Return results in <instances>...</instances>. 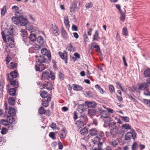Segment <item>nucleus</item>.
Returning a JSON list of instances; mask_svg holds the SVG:
<instances>
[{
    "instance_id": "nucleus-23",
    "label": "nucleus",
    "mask_w": 150,
    "mask_h": 150,
    "mask_svg": "<svg viewBox=\"0 0 150 150\" xmlns=\"http://www.w3.org/2000/svg\"><path fill=\"white\" fill-rule=\"evenodd\" d=\"M144 75L145 78L150 77V69H148L145 70L144 71Z\"/></svg>"
},
{
    "instance_id": "nucleus-8",
    "label": "nucleus",
    "mask_w": 150,
    "mask_h": 150,
    "mask_svg": "<svg viewBox=\"0 0 150 150\" xmlns=\"http://www.w3.org/2000/svg\"><path fill=\"white\" fill-rule=\"evenodd\" d=\"M10 84L15 88H17L19 86L18 81L16 80H14L13 79H9Z\"/></svg>"
},
{
    "instance_id": "nucleus-49",
    "label": "nucleus",
    "mask_w": 150,
    "mask_h": 150,
    "mask_svg": "<svg viewBox=\"0 0 150 150\" xmlns=\"http://www.w3.org/2000/svg\"><path fill=\"white\" fill-rule=\"evenodd\" d=\"M38 112L40 114H43L45 113V111L44 109L42 107H41L39 108Z\"/></svg>"
},
{
    "instance_id": "nucleus-47",
    "label": "nucleus",
    "mask_w": 150,
    "mask_h": 150,
    "mask_svg": "<svg viewBox=\"0 0 150 150\" xmlns=\"http://www.w3.org/2000/svg\"><path fill=\"white\" fill-rule=\"evenodd\" d=\"M95 88L97 89L98 91L101 93H103V89L101 88L99 85L97 84L95 86Z\"/></svg>"
},
{
    "instance_id": "nucleus-29",
    "label": "nucleus",
    "mask_w": 150,
    "mask_h": 150,
    "mask_svg": "<svg viewBox=\"0 0 150 150\" xmlns=\"http://www.w3.org/2000/svg\"><path fill=\"white\" fill-rule=\"evenodd\" d=\"M88 132L87 128L85 127L81 129L80 131V133L82 135H84L87 133Z\"/></svg>"
},
{
    "instance_id": "nucleus-25",
    "label": "nucleus",
    "mask_w": 150,
    "mask_h": 150,
    "mask_svg": "<svg viewBox=\"0 0 150 150\" xmlns=\"http://www.w3.org/2000/svg\"><path fill=\"white\" fill-rule=\"evenodd\" d=\"M9 93L10 96H15L16 93V89L14 88H11L9 90Z\"/></svg>"
},
{
    "instance_id": "nucleus-17",
    "label": "nucleus",
    "mask_w": 150,
    "mask_h": 150,
    "mask_svg": "<svg viewBox=\"0 0 150 150\" xmlns=\"http://www.w3.org/2000/svg\"><path fill=\"white\" fill-rule=\"evenodd\" d=\"M64 23L67 29H69L70 27V24L68 16H65L64 17Z\"/></svg>"
},
{
    "instance_id": "nucleus-52",
    "label": "nucleus",
    "mask_w": 150,
    "mask_h": 150,
    "mask_svg": "<svg viewBox=\"0 0 150 150\" xmlns=\"http://www.w3.org/2000/svg\"><path fill=\"white\" fill-rule=\"evenodd\" d=\"M116 129H111V131L110 132L109 134H111V135H112V137H113L114 135L115 134L117 133Z\"/></svg>"
},
{
    "instance_id": "nucleus-57",
    "label": "nucleus",
    "mask_w": 150,
    "mask_h": 150,
    "mask_svg": "<svg viewBox=\"0 0 150 150\" xmlns=\"http://www.w3.org/2000/svg\"><path fill=\"white\" fill-rule=\"evenodd\" d=\"M17 65L16 64H15L13 62H11L10 66V68L12 69L15 68L16 67Z\"/></svg>"
},
{
    "instance_id": "nucleus-51",
    "label": "nucleus",
    "mask_w": 150,
    "mask_h": 150,
    "mask_svg": "<svg viewBox=\"0 0 150 150\" xmlns=\"http://www.w3.org/2000/svg\"><path fill=\"white\" fill-rule=\"evenodd\" d=\"M6 11V6H4L1 11V14L2 16H4Z\"/></svg>"
},
{
    "instance_id": "nucleus-64",
    "label": "nucleus",
    "mask_w": 150,
    "mask_h": 150,
    "mask_svg": "<svg viewBox=\"0 0 150 150\" xmlns=\"http://www.w3.org/2000/svg\"><path fill=\"white\" fill-rule=\"evenodd\" d=\"M11 57L8 55H7L6 57V59L5 60L6 64H8L10 62L11 60Z\"/></svg>"
},
{
    "instance_id": "nucleus-27",
    "label": "nucleus",
    "mask_w": 150,
    "mask_h": 150,
    "mask_svg": "<svg viewBox=\"0 0 150 150\" xmlns=\"http://www.w3.org/2000/svg\"><path fill=\"white\" fill-rule=\"evenodd\" d=\"M12 20L13 23L15 24L19 23V17L14 16L12 18Z\"/></svg>"
},
{
    "instance_id": "nucleus-10",
    "label": "nucleus",
    "mask_w": 150,
    "mask_h": 150,
    "mask_svg": "<svg viewBox=\"0 0 150 150\" xmlns=\"http://www.w3.org/2000/svg\"><path fill=\"white\" fill-rule=\"evenodd\" d=\"M51 98L48 97L45 99L42 100V105L45 107H47L48 105V102L51 100Z\"/></svg>"
},
{
    "instance_id": "nucleus-35",
    "label": "nucleus",
    "mask_w": 150,
    "mask_h": 150,
    "mask_svg": "<svg viewBox=\"0 0 150 150\" xmlns=\"http://www.w3.org/2000/svg\"><path fill=\"white\" fill-rule=\"evenodd\" d=\"M119 142L117 139H115L112 141L110 142L111 145L113 147H115L118 144Z\"/></svg>"
},
{
    "instance_id": "nucleus-34",
    "label": "nucleus",
    "mask_w": 150,
    "mask_h": 150,
    "mask_svg": "<svg viewBox=\"0 0 150 150\" xmlns=\"http://www.w3.org/2000/svg\"><path fill=\"white\" fill-rule=\"evenodd\" d=\"M100 139L99 137L98 136H96L93 139V142L95 144L97 143L98 144H99L98 143L100 141Z\"/></svg>"
},
{
    "instance_id": "nucleus-32",
    "label": "nucleus",
    "mask_w": 150,
    "mask_h": 150,
    "mask_svg": "<svg viewBox=\"0 0 150 150\" xmlns=\"http://www.w3.org/2000/svg\"><path fill=\"white\" fill-rule=\"evenodd\" d=\"M41 96L44 98V99H46L48 96H47V93L45 91H42L41 92L40 94Z\"/></svg>"
},
{
    "instance_id": "nucleus-41",
    "label": "nucleus",
    "mask_w": 150,
    "mask_h": 150,
    "mask_svg": "<svg viewBox=\"0 0 150 150\" xmlns=\"http://www.w3.org/2000/svg\"><path fill=\"white\" fill-rule=\"evenodd\" d=\"M52 33L54 35L57 36L59 35V31L58 28L56 27L55 29L53 30Z\"/></svg>"
},
{
    "instance_id": "nucleus-54",
    "label": "nucleus",
    "mask_w": 150,
    "mask_h": 150,
    "mask_svg": "<svg viewBox=\"0 0 150 150\" xmlns=\"http://www.w3.org/2000/svg\"><path fill=\"white\" fill-rule=\"evenodd\" d=\"M58 75L60 80L62 81L64 79V75L63 74L60 72L58 73Z\"/></svg>"
},
{
    "instance_id": "nucleus-22",
    "label": "nucleus",
    "mask_w": 150,
    "mask_h": 150,
    "mask_svg": "<svg viewBox=\"0 0 150 150\" xmlns=\"http://www.w3.org/2000/svg\"><path fill=\"white\" fill-rule=\"evenodd\" d=\"M73 88L76 91H79L82 90L83 88L79 85L74 84L73 85Z\"/></svg>"
},
{
    "instance_id": "nucleus-11",
    "label": "nucleus",
    "mask_w": 150,
    "mask_h": 150,
    "mask_svg": "<svg viewBox=\"0 0 150 150\" xmlns=\"http://www.w3.org/2000/svg\"><path fill=\"white\" fill-rule=\"evenodd\" d=\"M85 103L87 105L88 108H95L96 106V103L94 101L91 102L85 101Z\"/></svg>"
},
{
    "instance_id": "nucleus-60",
    "label": "nucleus",
    "mask_w": 150,
    "mask_h": 150,
    "mask_svg": "<svg viewBox=\"0 0 150 150\" xmlns=\"http://www.w3.org/2000/svg\"><path fill=\"white\" fill-rule=\"evenodd\" d=\"M97 135H98L101 137H102L104 136V134L101 131H98Z\"/></svg>"
},
{
    "instance_id": "nucleus-7",
    "label": "nucleus",
    "mask_w": 150,
    "mask_h": 150,
    "mask_svg": "<svg viewBox=\"0 0 150 150\" xmlns=\"http://www.w3.org/2000/svg\"><path fill=\"white\" fill-rule=\"evenodd\" d=\"M35 57L37 58V60H38V61L40 63L45 62L47 60L45 58V57L43 56H38V55H36L35 56Z\"/></svg>"
},
{
    "instance_id": "nucleus-16",
    "label": "nucleus",
    "mask_w": 150,
    "mask_h": 150,
    "mask_svg": "<svg viewBox=\"0 0 150 150\" xmlns=\"http://www.w3.org/2000/svg\"><path fill=\"white\" fill-rule=\"evenodd\" d=\"M16 97H10L8 99V103L9 104L11 105H15L16 101Z\"/></svg>"
},
{
    "instance_id": "nucleus-56",
    "label": "nucleus",
    "mask_w": 150,
    "mask_h": 150,
    "mask_svg": "<svg viewBox=\"0 0 150 150\" xmlns=\"http://www.w3.org/2000/svg\"><path fill=\"white\" fill-rule=\"evenodd\" d=\"M93 4L91 2H89L87 3L85 5V7L86 8L88 9L92 7Z\"/></svg>"
},
{
    "instance_id": "nucleus-31",
    "label": "nucleus",
    "mask_w": 150,
    "mask_h": 150,
    "mask_svg": "<svg viewBox=\"0 0 150 150\" xmlns=\"http://www.w3.org/2000/svg\"><path fill=\"white\" fill-rule=\"evenodd\" d=\"M108 126L109 127V128H110V129H117V127L116 126V123L113 122L112 123H110Z\"/></svg>"
},
{
    "instance_id": "nucleus-18",
    "label": "nucleus",
    "mask_w": 150,
    "mask_h": 150,
    "mask_svg": "<svg viewBox=\"0 0 150 150\" xmlns=\"http://www.w3.org/2000/svg\"><path fill=\"white\" fill-rule=\"evenodd\" d=\"M42 76L43 79H48L50 77V74L47 71H44L42 72Z\"/></svg>"
},
{
    "instance_id": "nucleus-48",
    "label": "nucleus",
    "mask_w": 150,
    "mask_h": 150,
    "mask_svg": "<svg viewBox=\"0 0 150 150\" xmlns=\"http://www.w3.org/2000/svg\"><path fill=\"white\" fill-rule=\"evenodd\" d=\"M122 127L127 129H130L131 128V126L127 124L123 125H122Z\"/></svg>"
},
{
    "instance_id": "nucleus-40",
    "label": "nucleus",
    "mask_w": 150,
    "mask_h": 150,
    "mask_svg": "<svg viewBox=\"0 0 150 150\" xmlns=\"http://www.w3.org/2000/svg\"><path fill=\"white\" fill-rule=\"evenodd\" d=\"M138 147V145L137 142H134L131 147L132 150H137Z\"/></svg>"
},
{
    "instance_id": "nucleus-38",
    "label": "nucleus",
    "mask_w": 150,
    "mask_h": 150,
    "mask_svg": "<svg viewBox=\"0 0 150 150\" xmlns=\"http://www.w3.org/2000/svg\"><path fill=\"white\" fill-rule=\"evenodd\" d=\"M61 131L62 133L60 134L59 133V135L61 138H64L66 137V134L65 132V131L64 129H62Z\"/></svg>"
},
{
    "instance_id": "nucleus-21",
    "label": "nucleus",
    "mask_w": 150,
    "mask_h": 150,
    "mask_svg": "<svg viewBox=\"0 0 150 150\" xmlns=\"http://www.w3.org/2000/svg\"><path fill=\"white\" fill-rule=\"evenodd\" d=\"M37 42L40 45H42L44 43V40L43 37L41 36H38L37 39Z\"/></svg>"
},
{
    "instance_id": "nucleus-24",
    "label": "nucleus",
    "mask_w": 150,
    "mask_h": 150,
    "mask_svg": "<svg viewBox=\"0 0 150 150\" xmlns=\"http://www.w3.org/2000/svg\"><path fill=\"white\" fill-rule=\"evenodd\" d=\"M84 117V118H86V117L85 116L84 117H81V118L80 120L77 121L76 122V124L77 125H79L81 126H83L84 125V124L83 119Z\"/></svg>"
},
{
    "instance_id": "nucleus-4",
    "label": "nucleus",
    "mask_w": 150,
    "mask_h": 150,
    "mask_svg": "<svg viewBox=\"0 0 150 150\" xmlns=\"http://www.w3.org/2000/svg\"><path fill=\"white\" fill-rule=\"evenodd\" d=\"M8 126L14 125L16 124L15 120L12 116H7V117Z\"/></svg>"
},
{
    "instance_id": "nucleus-59",
    "label": "nucleus",
    "mask_w": 150,
    "mask_h": 150,
    "mask_svg": "<svg viewBox=\"0 0 150 150\" xmlns=\"http://www.w3.org/2000/svg\"><path fill=\"white\" fill-rule=\"evenodd\" d=\"M125 19V14L123 13H121V16L120 18L121 21H124Z\"/></svg>"
},
{
    "instance_id": "nucleus-9",
    "label": "nucleus",
    "mask_w": 150,
    "mask_h": 150,
    "mask_svg": "<svg viewBox=\"0 0 150 150\" xmlns=\"http://www.w3.org/2000/svg\"><path fill=\"white\" fill-rule=\"evenodd\" d=\"M8 114L11 116H14L16 115V111L13 108L9 107L8 110L7 111Z\"/></svg>"
},
{
    "instance_id": "nucleus-28",
    "label": "nucleus",
    "mask_w": 150,
    "mask_h": 150,
    "mask_svg": "<svg viewBox=\"0 0 150 150\" xmlns=\"http://www.w3.org/2000/svg\"><path fill=\"white\" fill-rule=\"evenodd\" d=\"M100 39V37L98 36V31L96 30L95 33L93 38V40L98 41Z\"/></svg>"
},
{
    "instance_id": "nucleus-53",
    "label": "nucleus",
    "mask_w": 150,
    "mask_h": 150,
    "mask_svg": "<svg viewBox=\"0 0 150 150\" xmlns=\"http://www.w3.org/2000/svg\"><path fill=\"white\" fill-rule=\"evenodd\" d=\"M143 102L148 106H150V100L144 99L143 100Z\"/></svg>"
},
{
    "instance_id": "nucleus-20",
    "label": "nucleus",
    "mask_w": 150,
    "mask_h": 150,
    "mask_svg": "<svg viewBox=\"0 0 150 150\" xmlns=\"http://www.w3.org/2000/svg\"><path fill=\"white\" fill-rule=\"evenodd\" d=\"M148 84L146 83H144L141 84L139 87V89L140 91L144 90L148 86Z\"/></svg>"
},
{
    "instance_id": "nucleus-50",
    "label": "nucleus",
    "mask_w": 150,
    "mask_h": 150,
    "mask_svg": "<svg viewBox=\"0 0 150 150\" xmlns=\"http://www.w3.org/2000/svg\"><path fill=\"white\" fill-rule=\"evenodd\" d=\"M131 90L134 92V93H135V92H137H137H138L139 91V88H138L137 87H135V86H133L132 87H131Z\"/></svg>"
},
{
    "instance_id": "nucleus-46",
    "label": "nucleus",
    "mask_w": 150,
    "mask_h": 150,
    "mask_svg": "<svg viewBox=\"0 0 150 150\" xmlns=\"http://www.w3.org/2000/svg\"><path fill=\"white\" fill-rule=\"evenodd\" d=\"M122 32L123 34L125 36L128 35V33L127 28L126 27H124L122 30Z\"/></svg>"
},
{
    "instance_id": "nucleus-63",
    "label": "nucleus",
    "mask_w": 150,
    "mask_h": 150,
    "mask_svg": "<svg viewBox=\"0 0 150 150\" xmlns=\"http://www.w3.org/2000/svg\"><path fill=\"white\" fill-rule=\"evenodd\" d=\"M77 6V4L75 1L73 2L70 7L73 8H76Z\"/></svg>"
},
{
    "instance_id": "nucleus-13",
    "label": "nucleus",
    "mask_w": 150,
    "mask_h": 150,
    "mask_svg": "<svg viewBox=\"0 0 150 150\" xmlns=\"http://www.w3.org/2000/svg\"><path fill=\"white\" fill-rule=\"evenodd\" d=\"M86 105L84 104H81L78 106L77 110L80 112H82L85 111Z\"/></svg>"
},
{
    "instance_id": "nucleus-42",
    "label": "nucleus",
    "mask_w": 150,
    "mask_h": 150,
    "mask_svg": "<svg viewBox=\"0 0 150 150\" xmlns=\"http://www.w3.org/2000/svg\"><path fill=\"white\" fill-rule=\"evenodd\" d=\"M62 33L63 37L64 38L66 39L67 37V34L65 30L63 28L62 29Z\"/></svg>"
},
{
    "instance_id": "nucleus-19",
    "label": "nucleus",
    "mask_w": 150,
    "mask_h": 150,
    "mask_svg": "<svg viewBox=\"0 0 150 150\" xmlns=\"http://www.w3.org/2000/svg\"><path fill=\"white\" fill-rule=\"evenodd\" d=\"M26 29L30 32H34L35 28H33L32 25L30 24H28L26 27Z\"/></svg>"
},
{
    "instance_id": "nucleus-43",
    "label": "nucleus",
    "mask_w": 150,
    "mask_h": 150,
    "mask_svg": "<svg viewBox=\"0 0 150 150\" xmlns=\"http://www.w3.org/2000/svg\"><path fill=\"white\" fill-rule=\"evenodd\" d=\"M100 115H101V117H103V118H104V117L107 116V112L103 110L102 111H100Z\"/></svg>"
},
{
    "instance_id": "nucleus-45",
    "label": "nucleus",
    "mask_w": 150,
    "mask_h": 150,
    "mask_svg": "<svg viewBox=\"0 0 150 150\" xmlns=\"http://www.w3.org/2000/svg\"><path fill=\"white\" fill-rule=\"evenodd\" d=\"M10 75L13 78H16L18 74L16 71H11L10 74Z\"/></svg>"
},
{
    "instance_id": "nucleus-5",
    "label": "nucleus",
    "mask_w": 150,
    "mask_h": 150,
    "mask_svg": "<svg viewBox=\"0 0 150 150\" xmlns=\"http://www.w3.org/2000/svg\"><path fill=\"white\" fill-rule=\"evenodd\" d=\"M41 53L43 55L47 56L49 59H50L51 57L50 52H48L46 48H43L41 50Z\"/></svg>"
},
{
    "instance_id": "nucleus-2",
    "label": "nucleus",
    "mask_w": 150,
    "mask_h": 150,
    "mask_svg": "<svg viewBox=\"0 0 150 150\" xmlns=\"http://www.w3.org/2000/svg\"><path fill=\"white\" fill-rule=\"evenodd\" d=\"M131 132H129L127 133L125 136V139L126 140H130L132 138L134 140L137 138V134L135 130L133 129H131Z\"/></svg>"
},
{
    "instance_id": "nucleus-36",
    "label": "nucleus",
    "mask_w": 150,
    "mask_h": 150,
    "mask_svg": "<svg viewBox=\"0 0 150 150\" xmlns=\"http://www.w3.org/2000/svg\"><path fill=\"white\" fill-rule=\"evenodd\" d=\"M0 124L4 126H8V122L7 121V119L6 120L4 119L1 120H0Z\"/></svg>"
},
{
    "instance_id": "nucleus-44",
    "label": "nucleus",
    "mask_w": 150,
    "mask_h": 150,
    "mask_svg": "<svg viewBox=\"0 0 150 150\" xmlns=\"http://www.w3.org/2000/svg\"><path fill=\"white\" fill-rule=\"evenodd\" d=\"M120 117L121 119L125 122H128L129 121V118L127 117L120 116Z\"/></svg>"
},
{
    "instance_id": "nucleus-30",
    "label": "nucleus",
    "mask_w": 150,
    "mask_h": 150,
    "mask_svg": "<svg viewBox=\"0 0 150 150\" xmlns=\"http://www.w3.org/2000/svg\"><path fill=\"white\" fill-rule=\"evenodd\" d=\"M67 49L70 52H74V48L73 47L71 43H70L66 47Z\"/></svg>"
},
{
    "instance_id": "nucleus-26",
    "label": "nucleus",
    "mask_w": 150,
    "mask_h": 150,
    "mask_svg": "<svg viewBox=\"0 0 150 150\" xmlns=\"http://www.w3.org/2000/svg\"><path fill=\"white\" fill-rule=\"evenodd\" d=\"M96 110L95 109H89L88 110V114L90 116H92L95 115Z\"/></svg>"
},
{
    "instance_id": "nucleus-62",
    "label": "nucleus",
    "mask_w": 150,
    "mask_h": 150,
    "mask_svg": "<svg viewBox=\"0 0 150 150\" xmlns=\"http://www.w3.org/2000/svg\"><path fill=\"white\" fill-rule=\"evenodd\" d=\"M58 145L59 149L60 150L62 149L63 148V146L61 142L60 141L58 142Z\"/></svg>"
},
{
    "instance_id": "nucleus-33",
    "label": "nucleus",
    "mask_w": 150,
    "mask_h": 150,
    "mask_svg": "<svg viewBox=\"0 0 150 150\" xmlns=\"http://www.w3.org/2000/svg\"><path fill=\"white\" fill-rule=\"evenodd\" d=\"M91 47L93 48H97V49L96 50L97 52H99L100 51L99 46L96 44V42H93L92 44Z\"/></svg>"
},
{
    "instance_id": "nucleus-1",
    "label": "nucleus",
    "mask_w": 150,
    "mask_h": 150,
    "mask_svg": "<svg viewBox=\"0 0 150 150\" xmlns=\"http://www.w3.org/2000/svg\"><path fill=\"white\" fill-rule=\"evenodd\" d=\"M13 29H6L1 32L2 38L4 41L11 48L15 46V42L12 38L13 34Z\"/></svg>"
},
{
    "instance_id": "nucleus-6",
    "label": "nucleus",
    "mask_w": 150,
    "mask_h": 150,
    "mask_svg": "<svg viewBox=\"0 0 150 150\" xmlns=\"http://www.w3.org/2000/svg\"><path fill=\"white\" fill-rule=\"evenodd\" d=\"M28 23V20L26 18L19 17V23L22 26H25Z\"/></svg>"
},
{
    "instance_id": "nucleus-14",
    "label": "nucleus",
    "mask_w": 150,
    "mask_h": 150,
    "mask_svg": "<svg viewBox=\"0 0 150 150\" xmlns=\"http://www.w3.org/2000/svg\"><path fill=\"white\" fill-rule=\"evenodd\" d=\"M98 130L96 128H92L89 131V134L91 136H95L97 135Z\"/></svg>"
},
{
    "instance_id": "nucleus-37",
    "label": "nucleus",
    "mask_w": 150,
    "mask_h": 150,
    "mask_svg": "<svg viewBox=\"0 0 150 150\" xmlns=\"http://www.w3.org/2000/svg\"><path fill=\"white\" fill-rule=\"evenodd\" d=\"M29 39L32 41L34 42L36 39V36L35 34H31L29 36Z\"/></svg>"
},
{
    "instance_id": "nucleus-39",
    "label": "nucleus",
    "mask_w": 150,
    "mask_h": 150,
    "mask_svg": "<svg viewBox=\"0 0 150 150\" xmlns=\"http://www.w3.org/2000/svg\"><path fill=\"white\" fill-rule=\"evenodd\" d=\"M21 36L22 37H25L28 35L27 31L24 29H21Z\"/></svg>"
},
{
    "instance_id": "nucleus-61",
    "label": "nucleus",
    "mask_w": 150,
    "mask_h": 150,
    "mask_svg": "<svg viewBox=\"0 0 150 150\" xmlns=\"http://www.w3.org/2000/svg\"><path fill=\"white\" fill-rule=\"evenodd\" d=\"M109 89L110 92H114L115 91L114 88L112 85H110L109 86Z\"/></svg>"
},
{
    "instance_id": "nucleus-15",
    "label": "nucleus",
    "mask_w": 150,
    "mask_h": 150,
    "mask_svg": "<svg viewBox=\"0 0 150 150\" xmlns=\"http://www.w3.org/2000/svg\"><path fill=\"white\" fill-rule=\"evenodd\" d=\"M111 118L109 116H107L103 118V121L105 123V125H108V126L110 123L111 121Z\"/></svg>"
},
{
    "instance_id": "nucleus-58",
    "label": "nucleus",
    "mask_w": 150,
    "mask_h": 150,
    "mask_svg": "<svg viewBox=\"0 0 150 150\" xmlns=\"http://www.w3.org/2000/svg\"><path fill=\"white\" fill-rule=\"evenodd\" d=\"M40 45H33L32 48L35 50H37L40 49Z\"/></svg>"
},
{
    "instance_id": "nucleus-12",
    "label": "nucleus",
    "mask_w": 150,
    "mask_h": 150,
    "mask_svg": "<svg viewBox=\"0 0 150 150\" xmlns=\"http://www.w3.org/2000/svg\"><path fill=\"white\" fill-rule=\"evenodd\" d=\"M35 67L36 71L40 72H41L44 70L45 68L44 65L42 63H40L38 65H36Z\"/></svg>"
},
{
    "instance_id": "nucleus-55",
    "label": "nucleus",
    "mask_w": 150,
    "mask_h": 150,
    "mask_svg": "<svg viewBox=\"0 0 150 150\" xmlns=\"http://www.w3.org/2000/svg\"><path fill=\"white\" fill-rule=\"evenodd\" d=\"M49 136L50 137L52 138L53 139H56L54 133L53 132H50L49 133Z\"/></svg>"
},
{
    "instance_id": "nucleus-3",
    "label": "nucleus",
    "mask_w": 150,
    "mask_h": 150,
    "mask_svg": "<svg viewBox=\"0 0 150 150\" xmlns=\"http://www.w3.org/2000/svg\"><path fill=\"white\" fill-rule=\"evenodd\" d=\"M58 53L59 54L60 57L64 60L65 63H67V52H64L63 53L59 51Z\"/></svg>"
}]
</instances>
